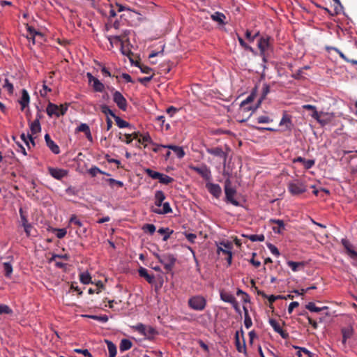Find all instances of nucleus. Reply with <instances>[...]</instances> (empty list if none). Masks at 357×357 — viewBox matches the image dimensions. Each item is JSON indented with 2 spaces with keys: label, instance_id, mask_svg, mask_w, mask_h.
Masks as SVG:
<instances>
[{
  "label": "nucleus",
  "instance_id": "338daca9",
  "mask_svg": "<svg viewBox=\"0 0 357 357\" xmlns=\"http://www.w3.org/2000/svg\"><path fill=\"white\" fill-rule=\"evenodd\" d=\"M3 87L6 88L8 93L12 94L13 93L14 87L13 85L9 82L8 79H5V84L3 85Z\"/></svg>",
  "mask_w": 357,
  "mask_h": 357
},
{
  "label": "nucleus",
  "instance_id": "ddd939ff",
  "mask_svg": "<svg viewBox=\"0 0 357 357\" xmlns=\"http://www.w3.org/2000/svg\"><path fill=\"white\" fill-rule=\"evenodd\" d=\"M342 334V344L345 346L348 340L351 339L354 335V329L351 326L342 328L341 330Z\"/></svg>",
  "mask_w": 357,
  "mask_h": 357
},
{
  "label": "nucleus",
  "instance_id": "2f4dec72",
  "mask_svg": "<svg viewBox=\"0 0 357 357\" xmlns=\"http://www.w3.org/2000/svg\"><path fill=\"white\" fill-rule=\"evenodd\" d=\"M255 289H257L258 295H261L262 297L268 298L270 305H271L277 299L280 298V296H274V295H271V296H268L263 291L258 290L256 287H255Z\"/></svg>",
  "mask_w": 357,
  "mask_h": 357
},
{
  "label": "nucleus",
  "instance_id": "9b49d317",
  "mask_svg": "<svg viewBox=\"0 0 357 357\" xmlns=\"http://www.w3.org/2000/svg\"><path fill=\"white\" fill-rule=\"evenodd\" d=\"M161 206H162V208H156V207L152 206L151 208V211L153 213L159 214V215L167 214L172 211V209L169 202H163V204H162Z\"/></svg>",
  "mask_w": 357,
  "mask_h": 357
},
{
  "label": "nucleus",
  "instance_id": "49530a36",
  "mask_svg": "<svg viewBox=\"0 0 357 357\" xmlns=\"http://www.w3.org/2000/svg\"><path fill=\"white\" fill-rule=\"evenodd\" d=\"M326 49L328 50H334L335 52H336L347 63H351V61H353V59H349V58H347L344 54L343 52H342L339 49H337V47H326Z\"/></svg>",
  "mask_w": 357,
  "mask_h": 357
},
{
  "label": "nucleus",
  "instance_id": "3c124183",
  "mask_svg": "<svg viewBox=\"0 0 357 357\" xmlns=\"http://www.w3.org/2000/svg\"><path fill=\"white\" fill-rule=\"evenodd\" d=\"M70 224H73L76 226H77L79 228L82 227L83 226V223L77 218V217L75 215H73L70 220H69Z\"/></svg>",
  "mask_w": 357,
  "mask_h": 357
},
{
  "label": "nucleus",
  "instance_id": "c03bdc74",
  "mask_svg": "<svg viewBox=\"0 0 357 357\" xmlns=\"http://www.w3.org/2000/svg\"><path fill=\"white\" fill-rule=\"evenodd\" d=\"M119 139L121 142H125L127 144H130L132 142V135H130V134L122 135L121 132H119Z\"/></svg>",
  "mask_w": 357,
  "mask_h": 357
},
{
  "label": "nucleus",
  "instance_id": "dca6fc26",
  "mask_svg": "<svg viewBox=\"0 0 357 357\" xmlns=\"http://www.w3.org/2000/svg\"><path fill=\"white\" fill-rule=\"evenodd\" d=\"M207 153L209 154L220 157L224 160V162H226L227 160V154L222 151V148L220 147H215V148H211L207 149L206 150Z\"/></svg>",
  "mask_w": 357,
  "mask_h": 357
},
{
  "label": "nucleus",
  "instance_id": "b1692460",
  "mask_svg": "<svg viewBox=\"0 0 357 357\" xmlns=\"http://www.w3.org/2000/svg\"><path fill=\"white\" fill-rule=\"evenodd\" d=\"M40 118V116L38 114V117L31 123L30 124V130L31 131L32 135L37 134L40 132L41 127L39 119Z\"/></svg>",
  "mask_w": 357,
  "mask_h": 357
},
{
  "label": "nucleus",
  "instance_id": "6e6552de",
  "mask_svg": "<svg viewBox=\"0 0 357 357\" xmlns=\"http://www.w3.org/2000/svg\"><path fill=\"white\" fill-rule=\"evenodd\" d=\"M206 188L214 197L219 198L222 195L221 187L218 184L208 181L206 183Z\"/></svg>",
  "mask_w": 357,
  "mask_h": 357
},
{
  "label": "nucleus",
  "instance_id": "a18cd8bd",
  "mask_svg": "<svg viewBox=\"0 0 357 357\" xmlns=\"http://www.w3.org/2000/svg\"><path fill=\"white\" fill-rule=\"evenodd\" d=\"M93 88L97 92H102L105 89V86L100 81L96 79L93 84Z\"/></svg>",
  "mask_w": 357,
  "mask_h": 357
},
{
  "label": "nucleus",
  "instance_id": "ea45409f",
  "mask_svg": "<svg viewBox=\"0 0 357 357\" xmlns=\"http://www.w3.org/2000/svg\"><path fill=\"white\" fill-rule=\"evenodd\" d=\"M243 236L248 238L252 242H255V241L262 242L265 239V236L264 234H250V235H243Z\"/></svg>",
  "mask_w": 357,
  "mask_h": 357
},
{
  "label": "nucleus",
  "instance_id": "0eeeda50",
  "mask_svg": "<svg viewBox=\"0 0 357 357\" xmlns=\"http://www.w3.org/2000/svg\"><path fill=\"white\" fill-rule=\"evenodd\" d=\"M195 172L199 174L207 182L211 180V172L210 169L205 165L201 167H193L192 168Z\"/></svg>",
  "mask_w": 357,
  "mask_h": 357
},
{
  "label": "nucleus",
  "instance_id": "f704fd0d",
  "mask_svg": "<svg viewBox=\"0 0 357 357\" xmlns=\"http://www.w3.org/2000/svg\"><path fill=\"white\" fill-rule=\"evenodd\" d=\"M158 232L160 234H162L164 235L163 236V238L162 240L164 241H167L169 238H170V236L171 234L174 232L173 230H171L169 228L167 227V228H160L158 230Z\"/></svg>",
  "mask_w": 357,
  "mask_h": 357
},
{
  "label": "nucleus",
  "instance_id": "680f3d73",
  "mask_svg": "<svg viewBox=\"0 0 357 357\" xmlns=\"http://www.w3.org/2000/svg\"><path fill=\"white\" fill-rule=\"evenodd\" d=\"M88 172L89 174L93 177L96 176L98 174L103 173V171L100 170L98 167L96 166H93L91 168H90Z\"/></svg>",
  "mask_w": 357,
  "mask_h": 357
},
{
  "label": "nucleus",
  "instance_id": "bf43d9fd",
  "mask_svg": "<svg viewBox=\"0 0 357 357\" xmlns=\"http://www.w3.org/2000/svg\"><path fill=\"white\" fill-rule=\"evenodd\" d=\"M272 121L273 119H270L268 116H260L257 119L258 123H268Z\"/></svg>",
  "mask_w": 357,
  "mask_h": 357
},
{
  "label": "nucleus",
  "instance_id": "20e7f679",
  "mask_svg": "<svg viewBox=\"0 0 357 357\" xmlns=\"http://www.w3.org/2000/svg\"><path fill=\"white\" fill-rule=\"evenodd\" d=\"M288 190L293 195H298L307 190L305 184L299 180H295L288 183Z\"/></svg>",
  "mask_w": 357,
  "mask_h": 357
},
{
  "label": "nucleus",
  "instance_id": "79ce46f5",
  "mask_svg": "<svg viewBox=\"0 0 357 357\" xmlns=\"http://www.w3.org/2000/svg\"><path fill=\"white\" fill-rule=\"evenodd\" d=\"M159 182L162 184L168 185L174 181V178L168 175L161 173V176L159 178Z\"/></svg>",
  "mask_w": 357,
  "mask_h": 357
},
{
  "label": "nucleus",
  "instance_id": "e433bc0d",
  "mask_svg": "<svg viewBox=\"0 0 357 357\" xmlns=\"http://www.w3.org/2000/svg\"><path fill=\"white\" fill-rule=\"evenodd\" d=\"M114 119L116 123L119 128H132V126L128 122L124 121L119 116H116Z\"/></svg>",
  "mask_w": 357,
  "mask_h": 357
},
{
  "label": "nucleus",
  "instance_id": "8fccbe9b",
  "mask_svg": "<svg viewBox=\"0 0 357 357\" xmlns=\"http://www.w3.org/2000/svg\"><path fill=\"white\" fill-rule=\"evenodd\" d=\"M87 317L102 323H106L108 321V317L107 315H89Z\"/></svg>",
  "mask_w": 357,
  "mask_h": 357
},
{
  "label": "nucleus",
  "instance_id": "4d7b16f0",
  "mask_svg": "<svg viewBox=\"0 0 357 357\" xmlns=\"http://www.w3.org/2000/svg\"><path fill=\"white\" fill-rule=\"evenodd\" d=\"M13 312V310L10 308L9 306L3 304H0V314H9Z\"/></svg>",
  "mask_w": 357,
  "mask_h": 357
},
{
  "label": "nucleus",
  "instance_id": "603ef678",
  "mask_svg": "<svg viewBox=\"0 0 357 357\" xmlns=\"http://www.w3.org/2000/svg\"><path fill=\"white\" fill-rule=\"evenodd\" d=\"M56 259H63L65 260H68L70 259V256L67 254L65 255H56L53 254L52 257L50 259L49 261L52 262L56 260Z\"/></svg>",
  "mask_w": 357,
  "mask_h": 357
},
{
  "label": "nucleus",
  "instance_id": "09e8293b",
  "mask_svg": "<svg viewBox=\"0 0 357 357\" xmlns=\"http://www.w3.org/2000/svg\"><path fill=\"white\" fill-rule=\"evenodd\" d=\"M100 110L101 112L107 115L112 116L113 118H114L116 115L114 113V112L106 105H103L100 106Z\"/></svg>",
  "mask_w": 357,
  "mask_h": 357
},
{
  "label": "nucleus",
  "instance_id": "cd10ccee",
  "mask_svg": "<svg viewBox=\"0 0 357 357\" xmlns=\"http://www.w3.org/2000/svg\"><path fill=\"white\" fill-rule=\"evenodd\" d=\"M235 342H236V349L238 352L246 353V346H245V341L243 340V344H241L238 331H236V334H235Z\"/></svg>",
  "mask_w": 357,
  "mask_h": 357
},
{
  "label": "nucleus",
  "instance_id": "f03ea898",
  "mask_svg": "<svg viewBox=\"0 0 357 357\" xmlns=\"http://www.w3.org/2000/svg\"><path fill=\"white\" fill-rule=\"evenodd\" d=\"M225 193L227 202L234 206H239V202L234 199L236 190L231 187V181L229 178H227L225 181Z\"/></svg>",
  "mask_w": 357,
  "mask_h": 357
},
{
  "label": "nucleus",
  "instance_id": "13d9d810",
  "mask_svg": "<svg viewBox=\"0 0 357 357\" xmlns=\"http://www.w3.org/2000/svg\"><path fill=\"white\" fill-rule=\"evenodd\" d=\"M238 40L241 45V46L243 47L245 50H249V51L253 52V49L252 48V47L248 45L240 36H238Z\"/></svg>",
  "mask_w": 357,
  "mask_h": 357
},
{
  "label": "nucleus",
  "instance_id": "393cba45",
  "mask_svg": "<svg viewBox=\"0 0 357 357\" xmlns=\"http://www.w3.org/2000/svg\"><path fill=\"white\" fill-rule=\"evenodd\" d=\"M29 95L26 89H22V97L20 100L19 101L22 110H24V108L28 106L29 103Z\"/></svg>",
  "mask_w": 357,
  "mask_h": 357
},
{
  "label": "nucleus",
  "instance_id": "473e14b6",
  "mask_svg": "<svg viewBox=\"0 0 357 357\" xmlns=\"http://www.w3.org/2000/svg\"><path fill=\"white\" fill-rule=\"evenodd\" d=\"M109 351V357H115L116 355V347L109 340H105Z\"/></svg>",
  "mask_w": 357,
  "mask_h": 357
},
{
  "label": "nucleus",
  "instance_id": "4be33fe9",
  "mask_svg": "<svg viewBox=\"0 0 357 357\" xmlns=\"http://www.w3.org/2000/svg\"><path fill=\"white\" fill-rule=\"evenodd\" d=\"M26 29L28 31L27 38L29 40H32L33 44L35 43V38L36 36H40V38L43 37V35L40 32L36 31L33 26H27Z\"/></svg>",
  "mask_w": 357,
  "mask_h": 357
},
{
  "label": "nucleus",
  "instance_id": "f8f14e48",
  "mask_svg": "<svg viewBox=\"0 0 357 357\" xmlns=\"http://www.w3.org/2000/svg\"><path fill=\"white\" fill-rule=\"evenodd\" d=\"M269 324L273 327V330L279 333L282 338L285 339L288 337V333L282 330L280 324L275 319H270Z\"/></svg>",
  "mask_w": 357,
  "mask_h": 357
},
{
  "label": "nucleus",
  "instance_id": "69168bd1",
  "mask_svg": "<svg viewBox=\"0 0 357 357\" xmlns=\"http://www.w3.org/2000/svg\"><path fill=\"white\" fill-rule=\"evenodd\" d=\"M267 247L273 255L277 257L280 255L279 250L274 245L268 243Z\"/></svg>",
  "mask_w": 357,
  "mask_h": 357
},
{
  "label": "nucleus",
  "instance_id": "37998d69",
  "mask_svg": "<svg viewBox=\"0 0 357 357\" xmlns=\"http://www.w3.org/2000/svg\"><path fill=\"white\" fill-rule=\"evenodd\" d=\"M144 172L153 179H159L161 176V173L153 171L149 168L145 169Z\"/></svg>",
  "mask_w": 357,
  "mask_h": 357
},
{
  "label": "nucleus",
  "instance_id": "5701e85b",
  "mask_svg": "<svg viewBox=\"0 0 357 357\" xmlns=\"http://www.w3.org/2000/svg\"><path fill=\"white\" fill-rule=\"evenodd\" d=\"M163 148H166L170 150H172L177 155L178 158H182L185 155V151L183 148L181 146H178L176 145H167L162 146Z\"/></svg>",
  "mask_w": 357,
  "mask_h": 357
},
{
  "label": "nucleus",
  "instance_id": "6ab92c4d",
  "mask_svg": "<svg viewBox=\"0 0 357 357\" xmlns=\"http://www.w3.org/2000/svg\"><path fill=\"white\" fill-rule=\"evenodd\" d=\"M270 222L276 224L278 227H273V231L275 234H281L284 230V223L282 220L280 219H271Z\"/></svg>",
  "mask_w": 357,
  "mask_h": 357
},
{
  "label": "nucleus",
  "instance_id": "a211bd4d",
  "mask_svg": "<svg viewBox=\"0 0 357 357\" xmlns=\"http://www.w3.org/2000/svg\"><path fill=\"white\" fill-rule=\"evenodd\" d=\"M166 196L162 190H157L155 192L154 200L156 208H160L165 199Z\"/></svg>",
  "mask_w": 357,
  "mask_h": 357
},
{
  "label": "nucleus",
  "instance_id": "774afa93",
  "mask_svg": "<svg viewBox=\"0 0 357 357\" xmlns=\"http://www.w3.org/2000/svg\"><path fill=\"white\" fill-rule=\"evenodd\" d=\"M74 351L78 354H82L87 357H92L91 354L89 351L88 349H75Z\"/></svg>",
  "mask_w": 357,
  "mask_h": 357
},
{
  "label": "nucleus",
  "instance_id": "2eb2a0df",
  "mask_svg": "<svg viewBox=\"0 0 357 357\" xmlns=\"http://www.w3.org/2000/svg\"><path fill=\"white\" fill-rule=\"evenodd\" d=\"M293 162H301L303 165L305 169H311L315 164L314 160H306L305 158L298 156L293 160Z\"/></svg>",
  "mask_w": 357,
  "mask_h": 357
},
{
  "label": "nucleus",
  "instance_id": "a19ab883",
  "mask_svg": "<svg viewBox=\"0 0 357 357\" xmlns=\"http://www.w3.org/2000/svg\"><path fill=\"white\" fill-rule=\"evenodd\" d=\"M4 275L6 278H10L13 273V266L10 262H4L3 264Z\"/></svg>",
  "mask_w": 357,
  "mask_h": 357
},
{
  "label": "nucleus",
  "instance_id": "de8ad7c7",
  "mask_svg": "<svg viewBox=\"0 0 357 357\" xmlns=\"http://www.w3.org/2000/svg\"><path fill=\"white\" fill-rule=\"evenodd\" d=\"M106 181L111 188H114L115 185L119 188H122L123 186V183L122 181L116 180L114 178H108Z\"/></svg>",
  "mask_w": 357,
  "mask_h": 357
},
{
  "label": "nucleus",
  "instance_id": "9d476101",
  "mask_svg": "<svg viewBox=\"0 0 357 357\" xmlns=\"http://www.w3.org/2000/svg\"><path fill=\"white\" fill-rule=\"evenodd\" d=\"M49 174L54 178L57 180H61L63 177L66 176L68 174V171L63 169H59V168H54V167H49L48 168Z\"/></svg>",
  "mask_w": 357,
  "mask_h": 357
},
{
  "label": "nucleus",
  "instance_id": "1a4fd4ad",
  "mask_svg": "<svg viewBox=\"0 0 357 357\" xmlns=\"http://www.w3.org/2000/svg\"><path fill=\"white\" fill-rule=\"evenodd\" d=\"M341 243L346 250L348 255H349L351 258L357 260V252L354 250V246L351 242L346 238H342Z\"/></svg>",
  "mask_w": 357,
  "mask_h": 357
},
{
  "label": "nucleus",
  "instance_id": "5fc2aeb1",
  "mask_svg": "<svg viewBox=\"0 0 357 357\" xmlns=\"http://www.w3.org/2000/svg\"><path fill=\"white\" fill-rule=\"evenodd\" d=\"M54 231L56 233V236L58 238H63L66 235V229L63 228V229H58V228H55L54 229Z\"/></svg>",
  "mask_w": 357,
  "mask_h": 357
},
{
  "label": "nucleus",
  "instance_id": "c756f323",
  "mask_svg": "<svg viewBox=\"0 0 357 357\" xmlns=\"http://www.w3.org/2000/svg\"><path fill=\"white\" fill-rule=\"evenodd\" d=\"M305 307L308 310H310L311 312H319L323 311L324 310H328V306H324V307H317L315 305L314 303H313V302L308 303L305 305Z\"/></svg>",
  "mask_w": 357,
  "mask_h": 357
},
{
  "label": "nucleus",
  "instance_id": "c9c22d12",
  "mask_svg": "<svg viewBox=\"0 0 357 357\" xmlns=\"http://www.w3.org/2000/svg\"><path fill=\"white\" fill-rule=\"evenodd\" d=\"M132 343L130 340H129L128 339H123L121 341L120 346H119L120 351H127V350L130 349L132 347Z\"/></svg>",
  "mask_w": 357,
  "mask_h": 357
},
{
  "label": "nucleus",
  "instance_id": "f3484780",
  "mask_svg": "<svg viewBox=\"0 0 357 357\" xmlns=\"http://www.w3.org/2000/svg\"><path fill=\"white\" fill-rule=\"evenodd\" d=\"M46 112L47 115L50 117L52 116H55L56 117H59V106L52 102H49L47 107L46 108Z\"/></svg>",
  "mask_w": 357,
  "mask_h": 357
},
{
  "label": "nucleus",
  "instance_id": "72a5a7b5",
  "mask_svg": "<svg viewBox=\"0 0 357 357\" xmlns=\"http://www.w3.org/2000/svg\"><path fill=\"white\" fill-rule=\"evenodd\" d=\"M244 311V324L247 329L250 328L252 326V321L250 316L249 315L248 310L246 307L243 306Z\"/></svg>",
  "mask_w": 357,
  "mask_h": 357
},
{
  "label": "nucleus",
  "instance_id": "e2e57ef3",
  "mask_svg": "<svg viewBox=\"0 0 357 357\" xmlns=\"http://www.w3.org/2000/svg\"><path fill=\"white\" fill-rule=\"evenodd\" d=\"M135 329L143 335H146V326L142 324H139L135 326Z\"/></svg>",
  "mask_w": 357,
  "mask_h": 357
},
{
  "label": "nucleus",
  "instance_id": "6e6d98bb",
  "mask_svg": "<svg viewBox=\"0 0 357 357\" xmlns=\"http://www.w3.org/2000/svg\"><path fill=\"white\" fill-rule=\"evenodd\" d=\"M144 231L149 232L150 234H153L155 231V226L153 224H146L143 227Z\"/></svg>",
  "mask_w": 357,
  "mask_h": 357
},
{
  "label": "nucleus",
  "instance_id": "864d4df0",
  "mask_svg": "<svg viewBox=\"0 0 357 357\" xmlns=\"http://www.w3.org/2000/svg\"><path fill=\"white\" fill-rule=\"evenodd\" d=\"M269 91H270L269 86L267 84H264L263 86V89H262L261 96L260 99L259 100V104H260L261 102L262 101V100H264L266 98V96L269 93Z\"/></svg>",
  "mask_w": 357,
  "mask_h": 357
},
{
  "label": "nucleus",
  "instance_id": "7c9ffc66",
  "mask_svg": "<svg viewBox=\"0 0 357 357\" xmlns=\"http://www.w3.org/2000/svg\"><path fill=\"white\" fill-rule=\"evenodd\" d=\"M287 265L289 267L291 268V270L294 272L298 271L300 268H303L305 266V263L303 261H288Z\"/></svg>",
  "mask_w": 357,
  "mask_h": 357
},
{
  "label": "nucleus",
  "instance_id": "0e129e2a",
  "mask_svg": "<svg viewBox=\"0 0 357 357\" xmlns=\"http://www.w3.org/2000/svg\"><path fill=\"white\" fill-rule=\"evenodd\" d=\"M19 213H20V218H21V222H22V226L26 225H29V223L28 222V220H27L26 216L25 215V214L24 213V211H23L22 208H20Z\"/></svg>",
  "mask_w": 357,
  "mask_h": 357
},
{
  "label": "nucleus",
  "instance_id": "aec40b11",
  "mask_svg": "<svg viewBox=\"0 0 357 357\" xmlns=\"http://www.w3.org/2000/svg\"><path fill=\"white\" fill-rule=\"evenodd\" d=\"M124 36L120 35V36H109L107 37L108 40L109 41L111 46H113L114 43H120L121 45V52L123 54H127L126 51L123 50V38Z\"/></svg>",
  "mask_w": 357,
  "mask_h": 357
},
{
  "label": "nucleus",
  "instance_id": "423d86ee",
  "mask_svg": "<svg viewBox=\"0 0 357 357\" xmlns=\"http://www.w3.org/2000/svg\"><path fill=\"white\" fill-rule=\"evenodd\" d=\"M113 100L121 110L124 112L127 110L128 102L121 92L119 91H114Z\"/></svg>",
  "mask_w": 357,
  "mask_h": 357
},
{
  "label": "nucleus",
  "instance_id": "bb28decb",
  "mask_svg": "<svg viewBox=\"0 0 357 357\" xmlns=\"http://www.w3.org/2000/svg\"><path fill=\"white\" fill-rule=\"evenodd\" d=\"M220 245H223L225 248L218 246L217 248V253L218 255H220V253L222 252L223 255H226L227 254H229V252H231V245L229 243L222 242L220 243Z\"/></svg>",
  "mask_w": 357,
  "mask_h": 357
},
{
  "label": "nucleus",
  "instance_id": "a878e982",
  "mask_svg": "<svg viewBox=\"0 0 357 357\" xmlns=\"http://www.w3.org/2000/svg\"><path fill=\"white\" fill-rule=\"evenodd\" d=\"M211 19L213 21L217 22L220 24L224 25L226 24V22H225L226 16L222 13H220V12L214 13L213 15H211Z\"/></svg>",
  "mask_w": 357,
  "mask_h": 357
},
{
  "label": "nucleus",
  "instance_id": "412c9836",
  "mask_svg": "<svg viewBox=\"0 0 357 357\" xmlns=\"http://www.w3.org/2000/svg\"><path fill=\"white\" fill-rule=\"evenodd\" d=\"M138 273L139 276L144 278L149 284H153L154 282V275L149 274L146 268L140 267L138 270Z\"/></svg>",
  "mask_w": 357,
  "mask_h": 357
},
{
  "label": "nucleus",
  "instance_id": "052dcab7",
  "mask_svg": "<svg viewBox=\"0 0 357 357\" xmlns=\"http://www.w3.org/2000/svg\"><path fill=\"white\" fill-rule=\"evenodd\" d=\"M89 130L90 128L86 123H81L78 127H77L76 132H82L85 134Z\"/></svg>",
  "mask_w": 357,
  "mask_h": 357
},
{
  "label": "nucleus",
  "instance_id": "f257e3e1",
  "mask_svg": "<svg viewBox=\"0 0 357 357\" xmlns=\"http://www.w3.org/2000/svg\"><path fill=\"white\" fill-rule=\"evenodd\" d=\"M188 304L194 310L202 311L206 306V300L201 295H196L188 299Z\"/></svg>",
  "mask_w": 357,
  "mask_h": 357
},
{
  "label": "nucleus",
  "instance_id": "58836bf2",
  "mask_svg": "<svg viewBox=\"0 0 357 357\" xmlns=\"http://www.w3.org/2000/svg\"><path fill=\"white\" fill-rule=\"evenodd\" d=\"M220 298L223 301L229 303H234V300L236 299L235 297L232 294L227 293V292H223V291H222L220 293Z\"/></svg>",
  "mask_w": 357,
  "mask_h": 357
},
{
  "label": "nucleus",
  "instance_id": "c85d7f7f",
  "mask_svg": "<svg viewBox=\"0 0 357 357\" xmlns=\"http://www.w3.org/2000/svg\"><path fill=\"white\" fill-rule=\"evenodd\" d=\"M280 126H285L287 130H291L292 127V123L291 120V116L289 115L284 114L280 120V122L279 123Z\"/></svg>",
  "mask_w": 357,
  "mask_h": 357
},
{
  "label": "nucleus",
  "instance_id": "4468645a",
  "mask_svg": "<svg viewBox=\"0 0 357 357\" xmlns=\"http://www.w3.org/2000/svg\"><path fill=\"white\" fill-rule=\"evenodd\" d=\"M45 140L48 148L54 154H59L60 153V149L59 146L50 138L49 134L45 135Z\"/></svg>",
  "mask_w": 357,
  "mask_h": 357
},
{
  "label": "nucleus",
  "instance_id": "7ed1b4c3",
  "mask_svg": "<svg viewBox=\"0 0 357 357\" xmlns=\"http://www.w3.org/2000/svg\"><path fill=\"white\" fill-rule=\"evenodd\" d=\"M155 257L158 259L159 262L164 265V268L167 272L172 271L176 261V257L173 255L165 254L163 255H159L157 254L155 255Z\"/></svg>",
  "mask_w": 357,
  "mask_h": 357
},
{
  "label": "nucleus",
  "instance_id": "4c0bfd02",
  "mask_svg": "<svg viewBox=\"0 0 357 357\" xmlns=\"http://www.w3.org/2000/svg\"><path fill=\"white\" fill-rule=\"evenodd\" d=\"M79 280L84 284L91 283V277L88 272H82L79 274Z\"/></svg>",
  "mask_w": 357,
  "mask_h": 357
},
{
  "label": "nucleus",
  "instance_id": "39448f33",
  "mask_svg": "<svg viewBox=\"0 0 357 357\" xmlns=\"http://www.w3.org/2000/svg\"><path fill=\"white\" fill-rule=\"evenodd\" d=\"M272 38L270 36H262L258 41V47L260 50V54L263 56V61L266 62L265 57V52L271 47V40Z\"/></svg>",
  "mask_w": 357,
  "mask_h": 357
}]
</instances>
